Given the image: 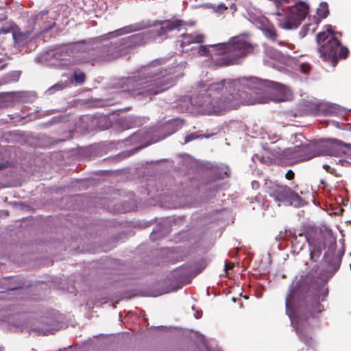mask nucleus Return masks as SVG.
Returning a JSON list of instances; mask_svg holds the SVG:
<instances>
[{"instance_id":"1","label":"nucleus","mask_w":351,"mask_h":351,"mask_svg":"<svg viewBox=\"0 0 351 351\" xmlns=\"http://www.w3.org/2000/svg\"><path fill=\"white\" fill-rule=\"evenodd\" d=\"M266 88H271L281 93L280 100H286L290 90L283 84L257 78H242L221 80L213 83L200 82L198 90L188 100L191 110L198 114L219 116L237 109L241 104H255L267 102V99L259 96Z\"/></svg>"},{"instance_id":"2","label":"nucleus","mask_w":351,"mask_h":351,"mask_svg":"<svg viewBox=\"0 0 351 351\" xmlns=\"http://www.w3.org/2000/svg\"><path fill=\"white\" fill-rule=\"evenodd\" d=\"M327 287H290L286 297V313L300 341L313 347L315 340L310 331L316 315L324 310L320 301L328 296Z\"/></svg>"},{"instance_id":"3","label":"nucleus","mask_w":351,"mask_h":351,"mask_svg":"<svg viewBox=\"0 0 351 351\" xmlns=\"http://www.w3.org/2000/svg\"><path fill=\"white\" fill-rule=\"evenodd\" d=\"M186 25V23L180 19L159 21L152 25L149 21H141L104 34L106 36L100 42V47L119 53L108 59L109 61L124 55L129 47L143 45L174 30L180 31Z\"/></svg>"},{"instance_id":"4","label":"nucleus","mask_w":351,"mask_h":351,"mask_svg":"<svg viewBox=\"0 0 351 351\" xmlns=\"http://www.w3.org/2000/svg\"><path fill=\"white\" fill-rule=\"evenodd\" d=\"M165 64V60H155L123 77L118 84L122 91L127 92L131 97L149 101L152 96L174 85V72L170 68L167 69Z\"/></svg>"},{"instance_id":"5","label":"nucleus","mask_w":351,"mask_h":351,"mask_svg":"<svg viewBox=\"0 0 351 351\" xmlns=\"http://www.w3.org/2000/svg\"><path fill=\"white\" fill-rule=\"evenodd\" d=\"M106 36L90 38L47 51L38 56L35 60L49 66L69 67L81 63L105 62L117 56L118 53L100 47Z\"/></svg>"},{"instance_id":"6","label":"nucleus","mask_w":351,"mask_h":351,"mask_svg":"<svg viewBox=\"0 0 351 351\" xmlns=\"http://www.w3.org/2000/svg\"><path fill=\"white\" fill-rule=\"evenodd\" d=\"M205 38L204 34L198 32L182 34L180 47L183 51H191L194 56L198 55L211 58L217 65L220 66L241 63L254 49V46L243 36L232 37L228 42L209 45H200L196 48L190 47L191 45L203 43Z\"/></svg>"},{"instance_id":"7","label":"nucleus","mask_w":351,"mask_h":351,"mask_svg":"<svg viewBox=\"0 0 351 351\" xmlns=\"http://www.w3.org/2000/svg\"><path fill=\"white\" fill-rule=\"evenodd\" d=\"M293 148L285 151L286 156L295 161H304L319 156H330L339 159L343 154L346 144L337 139H327L319 142H311L302 134L291 136Z\"/></svg>"},{"instance_id":"8","label":"nucleus","mask_w":351,"mask_h":351,"mask_svg":"<svg viewBox=\"0 0 351 351\" xmlns=\"http://www.w3.org/2000/svg\"><path fill=\"white\" fill-rule=\"evenodd\" d=\"M273 1L277 8L278 25L284 29L291 30L298 28L309 12L308 5L304 1H298L293 5L286 6L294 0Z\"/></svg>"},{"instance_id":"9","label":"nucleus","mask_w":351,"mask_h":351,"mask_svg":"<svg viewBox=\"0 0 351 351\" xmlns=\"http://www.w3.org/2000/svg\"><path fill=\"white\" fill-rule=\"evenodd\" d=\"M298 236L303 239L302 244L299 246L300 249H302L305 242L308 243L310 259L313 262H316L319 258L322 249L327 247L324 255V258H327L336 248V239L330 232L320 233L316 239H313L309 235H304L302 233H300Z\"/></svg>"},{"instance_id":"10","label":"nucleus","mask_w":351,"mask_h":351,"mask_svg":"<svg viewBox=\"0 0 351 351\" xmlns=\"http://www.w3.org/2000/svg\"><path fill=\"white\" fill-rule=\"evenodd\" d=\"M180 287H132V289L124 291L120 295L111 298H101L93 302L106 304L108 301L118 303L119 300L133 297H158L169 293L176 292Z\"/></svg>"},{"instance_id":"11","label":"nucleus","mask_w":351,"mask_h":351,"mask_svg":"<svg viewBox=\"0 0 351 351\" xmlns=\"http://www.w3.org/2000/svg\"><path fill=\"white\" fill-rule=\"evenodd\" d=\"M326 31L327 32H323L317 36L319 50L325 58H331L335 65L337 62V53L341 43L335 36L332 27H328Z\"/></svg>"},{"instance_id":"12","label":"nucleus","mask_w":351,"mask_h":351,"mask_svg":"<svg viewBox=\"0 0 351 351\" xmlns=\"http://www.w3.org/2000/svg\"><path fill=\"white\" fill-rule=\"evenodd\" d=\"M332 274L327 270H319L318 267L315 265L311 271H302L295 276L292 285H323L332 278Z\"/></svg>"},{"instance_id":"13","label":"nucleus","mask_w":351,"mask_h":351,"mask_svg":"<svg viewBox=\"0 0 351 351\" xmlns=\"http://www.w3.org/2000/svg\"><path fill=\"white\" fill-rule=\"evenodd\" d=\"M30 331H34L38 335H47L53 333L60 328V321L58 317L55 315L45 316L40 319H36L30 322Z\"/></svg>"},{"instance_id":"14","label":"nucleus","mask_w":351,"mask_h":351,"mask_svg":"<svg viewBox=\"0 0 351 351\" xmlns=\"http://www.w3.org/2000/svg\"><path fill=\"white\" fill-rule=\"evenodd\" d=\"M205 267L204 262L185 265L175 269L173 276L179 282L189 284L191 278L199 274Z\"/></svg>"},{"instance_id":"15","label":"nucleus","mask_w":351,"mask_h":351,"mask_svg":"<svg viewBox=\"0 0 351 351\" xmlns=\"http://www.w3.org/2000/svg\"><path fill=\"white\" fill-rule=\"evenodd\" d=\"M293 147H291V148H293ZM269 149L274 152V153L272 154H269L266 152L264 154H263L262 155L256 154L252 156V160L254 162H256V161H260L263 164L269 165V164L272 163L274 161H275V158L282 156L285 158L289 160L292 162H298V161H295L291 158H289L288 156H286L285 151L289 149H291V147H289V148H287L285 149H281L278 147H273V148L269 147Z\"/></svg>"},{"instance_id":"16","label":"nucleus","mask_w":351,"mask_h":351,"mask_svg":"<svg viewBox=\"0 0 351 351\" xmlns=\"http://www.w3.org/2000/svg\"><path fill=\"white\" fill-rule=\"evenodd\" d=\"M269 184L265 182V189H268L267 193L274 198L277 205H289L288 195L290 194V189L287 186H276L274 189H269Z\"/></svg>"},{"instance_id":"17","label":"nucleus","mask_w":351,"mask_h":351,"mask_svg":"<svg viewBox=\"0 0 351 351\" xmlns=\"http://www.w3.org/2000/svg\"><path fill=\"white\" fill-rule=\"evenodd\" d=\"M48 13L47 10H43L34 16L33 20L35 23V29L38 27V32H45L51 29L55 25V21L52 18L48 16Z\"/></svg>"},{"instance_id":"18","label":"nucleus","mask_w":351,"mask_h":351,"mask_svg":"<svg viewBox=\"0 0 351 351\" xmlns=\"http://www.w3.org/2000/svg\"><path fill=\"white\" fill-rule=\"evenodd\" d=\"M158 141V139H153L150 132L142 130L130 136L129 138L126 140V142L131 144L141 143V145L138 147V149H140L147 146L152 142H156Z\"/></svg>"},{"instance_id":"19","label":"nucleus","mask_w":351,"mask_h":351,"mask_svg":"<svg viewBox=\"0 0 351 351\" xmlns=\"http://www.w3.org/2000/svg\"><path fill=\"white\" fill-rule=\"evenodd\" d=\"M278 45L282 49L281 50L271 49L268 51L269 56L271 58L278 61H282L284 56L291 57V54L290 53L289 51L294 49L295 47L293 45L287 43L286 42L282 40L278 41Z\"/></svg>"},{"instance_id":"20","label":"nucleus","mask_w":351,"mask_h":351,"mask_svg":"<svg viewBox=\"0 0 351 351\" xmlns=\"http://www.w3.org/2000/svg\"><path fill=\"white\" fill-rule=\"evenodd\" d=\"M317 110L324 115L341 116L345 113V108L332 103L323 102L317 105Z\"/></svg>"},{"instance_id":"21","label":"nucleus","mask_w":351,"mask_h":351,"mask_svg":"<svg viewBox=\"0 0 351 351\" xmlns=\"http://www.w3.org/2000/svg\"><path fill=\"white\" fill-rule=\"evenodd\" d=\"M258 23L260 24L258 27L262 30L264 36L274 43L277 41L278 35L274 25L269 23L265 18L260 19Z\"/></svg>"},{"instance_id":"22","label":"nucleus","mask_w":351,"mask_h":351,"mask_svg":"<svg viewBox=\"0 0 351 351\" xmlns=\"http://www.w3.org/2000/svg\"><path fill=\"white\" fill-rule=\"evenodd\" d=\"M32 33L29 31L25 32H16L13 33V38L14 44L18 46L25 45L32 39Z\"/></svg>"},{"instance_id":"23","label":"nucleus","mask_w":351,"mask_h":351,"mask_svg":"<svg viewBox=\"0 0 351 351\" xmlns=\"http://www.w3.org/2000/svg\"><path fill=\"white\" fill-rule=\"evenodd\" d=\"M337 162L342 166L351 165V145L346 144L343 154Z\"/></svg>"},{"instance_id":"24","label":"nucleus","mask_w":351,"mask_h":351,"mask_svg":"<svg viewBox=\"0 0 351 351\" xmlns=\"http://www.w3.org/2000/svg\"><path fill=\"white\" fill-rule=\"evenodd\" d=\"M28 287H12L8 289L5 291L2 292L0 295L1 300H12L14 299V295L18 294L22 291L23 289Z\"/></svg>"},{"instance_id":"25","label":"nucleus","mask_w":351,"mask_h":351,"mask_svg":"<svg viewBox=\"0 0 351 351\" xmlns=\"http://www.w3.org/2000/svg\"><path fill=\"white\" fill-rule=\"evenodd\" d=\"M213 173L217 178L223 179L229 175V167L226 165H221L219 167H214L212 169Z\"/></svg>"},{"instance_id":"26","label":"nucleus","mask_w":351,"mask_h":351,"mask_svg":"<svg viewBox=\"0 0 351 351\" xmlns=\"http://www.w3.org/2000/svg\"><path fill=\"white\" fill-rule=\"evenodd\" d=\"M319 21H320L319 19L314 18L313 23H308V24L304 25L299 32L300 36L301 38H304L308 33V31L306 30V28H309L311 26H313V27L311 28L310 30H311V33L313 34L315 31L317 25L319 24Z\"/></svg>"},{"instance_id":"27","label":"nucleus","mask_w":351,"mask_h":351,"mask_svg":"<svg viewBox=\"0 0 351 351\" xmlns=\"http://www.w3.org/2000/svg\"><path fill=\"white\" fill-rule=\"evenodd\" d=\"M68 86V82H59L52 86L49 87L45 92L47 95H52L56 92L60 91L65 88Z\"/></svg>"},{"instance_id":"28","label":"nucleus","mask_w":351,"mask_h":351,"mask_svg":"<svg viewBox=\"0 0 351 351\" xmlns=\"http://www.w3.org/2000/svg\"><path fill=\"white\" fill-rule=\"evenodd\" d=\"M21 72L13 71L8 73L3 79V83H10L17 82L20 77Z\"/></svg>"},{"instance_id":"29","label":"nucleus","mask_w":351,"mask_h":351,"mask_svg":"<svg viewBox=\"0 0 351 351\" xmlns=\"http://www.w3.org/2000/svg\"><path fill=\"white\" fill-rule=\"evenodd\" d=\"M328 4L326 2H321L317 9V14L321 19H324L328 14Z\"/></svg>"},{"instance_id":"30","label":"nucleus","mask_w":351,"mask_h":351,"mask_svg":"<svg viewBox=\"0 0 351 351\" xmlns=\"http://www.w3.org/2000/svg\"><path fill=\"white\" fill-rule=\"evenodd\" d=\"M84 80L85 74L80 70H75L71 77V80L79 84H82Z\"/></svg>"},{"instance_id":"31","label":"nucleus","mask_w":351,"mask_h":351,"mask_svg":"<svg viewBox=\"0 0 351 351\" xmlns=\"http://www.w3.org/2000/svg\"><path fill=\"white\" fill-rule=\"evenodd\" d=\"M289 205L295 204V205L300 204L302 201L301 197L298 194L295 193L290 189V194L288 195Z\"/></svg>"},{"instance_id":"32","label":"nucleus","mask_w":351,"mask_h":351,"mask_svg":"<svg viewBox=\"0 0 351 351\" xmlns=\"http://www.w3.org/2000/svg\"><path fill=\"white\" fill-rule=\"evenodd\" d=\"M183 125V121L180 119H175L173 121L169 124L168 127L173 129L171 134L174 133L178 130Z\"/></svg>"},{"instance_id":"33","label":"nucleus","mask_w":351,"mask_h":351,"mask_svg":"<svg viewBox=\"0 0 351 351\" xmlns=\"http://www.w3.org/2000/svg\"><path fill=\"white\" fill-rule=\"evenodd\" d=\"M165 60V66L168 69L169 68L171 69V71L174 72V73L173 74V77H174V80L176 79V73L178 72L180 69L182 68L184 66V65H182V64H180V65H176V66H173L172 67H169L168 65H167V62H171V61H173V60L171 59H164ZM172 64H174V62H172ZM176 81L174 80V82Z\"/></svg>"},{"instance_id":"34","label":"nucleus","mask_w":351,"mask_h":351,"mask_svg":"<svg viewBox=\"0 0 351 351\" xmlns=\"http://www.w3.org/2000/svg\"><path fill=\"white\" fill-rule=\"evenodd\" d=\"M348 53V49L343 47H339L338 53H337V58H346Z\"/></svg>"},{"instance_id":"35","label":"nucleus","mask_w":351,"mask_h":351,"mask_svg":"<svg viewBox=\"0 0 351 351\" xmlns=\"http://www.w3.org/2000/svg\"><path fill=\"white\" fill-rule=\"evenodd\" d=\"M267 136L268 140L271 141L270 144H274V143L278 142L280 139L279 136L276 134L267 133Z\"/></svg>"},{"instance_id":"36","label":"nucleus","mask_w":351,"mask_h":351,"mask_svg":"<svg viewBox=\"0 0 351 351\" xmlns=\"http://www.w3.org/2000/svg\"><path fill=\"white\" fill-rule=\"evenodd\" d=\"M217 287H207L206 289V292L207 295H210V291L213 293L214 295L216 296L219 294V291H217Z\"/></svg>"},{"instance_id":"37","label":"nucleus","mask_w":351,"mask_h":351,"mask_svg":"<svg viewBox=\"0 0 351 351\" xmlns=\"http://www.w3.org/2000/svg\"><path fill=\"white\" fill-rule=\"evenodd\" d=\"M300 69L302 73L307 74L311 69V66L307 63H302L300 66Z\"/></svg>"},{"instance_id":"38","label":"nucleus","mask_w":351,"mask_h":351,"mask_svg":"<svg viewBox=\"0 0 351 351\" xmlns=\"http://www.w3.org/2000/svg\"><path fill=\"white\" fill-rule=\"evenodd\" d=\"M264 287H254V289L253 290L254 295L257 298H260L262 297V291Z\"/></svg>"},{"instance_id":"39","label":"nucleus","mask_w":351,"mask_h":351,"mask_svg":"<svg viewBox=\"0 0 351 351\" xmlns=\"http://www.w3.org/2000/svg\"><path fill=\"white\" fill-rule=\"evenodd\" d=\"M198 138V136L196 134V133H191L190 134H188L184 138V143H187L193 140H195Z\"/></svg>"},{"instance_id":"40","label":"nucleus","mask_w":351,"mask_h":351,"mask_svg":"<svg viewBox=\"0 0 351 351\" xmlns=\"http://www.w3.org/2000/svg\"><path fill=\"white\" fill-rule=\"evenodd\" d=\"M62 288V290L64 291V289H67V291L71 293H73L75 295V287H61Z\"/></svg>"},{"instance_id":"41","label":"nucleus","mask_w":351,"mask_h":351,"mask_svg":"<svg viewBox=\"0 0 351 351\" xmlns=\"http://www.w3.org/2000/svg\"><path fill=\"white\" fill-rule=\"evenodd\" d=\"M226 9H227V7L225 5V4L221 3L217 5V8L215 10V11L221 12L226 10Z\"/></svg>"},{"instance_id":"42","label":"nucleus","mask_w":351,"mask_h":351,"mask_svg":"<svg viewBox=\"0 0 351 351\" xmlns=\"http://www.w3.org/2000/svg\"><path fill=\"white\" fill-rule=\"evenodd\" d=\"M285 177H286V178H287V179H288V180H291V179H293V177H294V173H293V171H292L291 170H289V171L287 172V173H286V175H285Z\"/></svg>"},{"instance_id":"43","label":"nucleus","mask_w":351,"mask_h":351,"mask_svg":"<svg viewBox=\"0 0 351 351\" xmlns=\"http://www.w3.org/2000/svg\"><path fill=\"white\" fill-rule=\"evenodd\" d=\"M10 283L12 284L13 285H17V286L26 285L25 282H23L22 280H14L13 282H10Z\"/></svg>"},{"instance_id":"44","label":"nucleus","mask_w":351,"mask_h":351,"mask_svg":"<svg viewBox=\"0 0 351 351\" xmlns=\"http://www.w3.org/2000/svg\"><path fill=\"white\" fill-rule=\"evenodd\" d=\"M233 267H234V264L233 263H226L224 265V270L225 271H228L229 269H232Z\"/></svg>"},{"instance_id":"45","label":"nucleus","mask_w":351,"mask_h":351,"mask_svg":"<svg viewBox=\"0 0 351 351\" xmlns=\"http://www.w3.org/2000/svg\"><path fill=\"white\" fill-rule=\"evenodd\" d=\"M323 168L327 171L330 173H333L334 169L331 168L328 165H324Z\"/></svg>"},{"instance_id":"46","label":"nucleus","mask_w":351,"mask_h":351,"mask_svg":"<svg viewBox=\"0 0 351 351\" xmlns=\"http://www.w3.org/2000/svg\"><path fill=\"white\" fill-rule=\"evenodd\" d=\"M5 49L4 47V45L3 43L0 44V56L3 55L4 53ZM3 58H0V62H2Z\"/></svg>"},{"instance_id":"47","label":"nucleus","mask_w":351,"mask_h":351,"mask_svg":"<svg viewBox=\"0 0 351 351\" xmlns=\"http://www.w3.org/2000/svg\"><path fill=\"white\" fill-rule=\"evenodd\" d=\"M61 279H59L58 278H56L54 279H53V280L51 282V283H53V284H62V282L61 281H59Z\"/></svg>"},{"instance_id":"48","label":"nucleus","mask_w":351,"mask_h":351,"mask_svg":"<svg viewBox=\"0 0 351 351\" xmlns=\"http://www.w3.org/2000/svg\"><path fill=\"white\" fill-rule=\"evenodd\" d=\"M202 311H197L194 315V316L196 319H199V318L202 317Z\"/></svg>"},{"instance_id":"49","label":"nucleus","mask_w":351,"mask_h":351,"mask_svg":"<svg viewBox=\"0 0 351 351\" xmlns=\"http://www.w3.org/2000/svg\"><path fill=\"white\" fill-rule=\"evenodd\" d=\"M10 29L8 28H1L0 29V33H2V34H6L8 32H9Z\"/></svg>"},{"instance_id":"50","label":"nucleus","mask_w":351,"mask_h":351,"mask_svg":"<svg viewBox=\"0 0 351 351\" xmlns=\"http://www.w3.org/2000/svg\"><path fill=\"white\" fill-rule=\"evenodd\" d=\"M252 186L253 189H256L258 187V183L256 181H252Z\"/></svg>"},{"instance_id":"51","label":"nucleus","mask_w":351,"mask_h":351,"mask_svg":"<svg viewBox=\"0 0 351 351\" xmlns=\"http://www.w3.org/2000/svg\"><path fill=\"white\" fill-rule=\"evenodd\" d=\"M7 167L6 163L5 162H0V170L3 169Z\"/></svg>"},{"instance_id":"52","label":"nucleus","mask_w":351,"mask_h":351,"mask_svg":"<svg viewBox=\"0 0 351 351\" xmlns=\"http://www.w3.org/2000/svg\"><path fill=\"white\" fill-rule=\"evenodd\" d=\"M292 243H298V245L301 243L300 241H298V238L297 237H295V239H293V241H292Z\"/></svg>"},{"instance_id":"53","label":"nucleus","mask_w":351,"mask_h":351,"mask_svg":"<svg viewBox=\"0 0 351 351\" xmlns=\"http://www.w3.org/2000/svg\"><path fill=\"white\" fill-rule=\"evenodd\" d=\"M211 187H213L214 189H216V188L217 187V184H212V186H210V189Z\"/></svg>"},{"instance_id":"54","label":"nucleus","mask_w":351,"mask_h":351,"mask_svg":"<svg viewBox=\"0 0 351 351\" xmlns=\"http://www.w3.org/2000/svg\"><path fill=\"white\" fill-rule=\"evenodd\" d=\"M5 66H6V63H5V64H3L1 65V66H0V69H3Z\"/></svg>"},{"instance_id":"55","label":"nucleus","mask_w":351,"mask_h":351,"mask_svg":"<svg viewBox=\"0 0 351 351\" xmlns=\"http://www.w3.org/2000/svg\"><path fill=\"white\" fill-rule=\"evenodd\" d=\"M11 94H12V93H2V95H11Z\"/></svg>"},{"instance_id":"56","label":"nucleus","mask_w":351,"mask_h":351,"mask_svg":"<svg viewBox=\"0 0 351 351\" xmlns=\"http://www.w3.org/2000/svg\"><path fill=\"white\" fill-rule=\"evenodd\" d=\"M199 45H190V47H197Z\"/></svg>"},{"instance_id":"57","label":"nucleus","mask_w":351,"mask_h":351,"mask_svg":"<svg viewBox=\"0 0 351 351\" xmlns=\"http://www.w3.org/2000/svg\"><path fill=\"white\" fill-rule=\"evenodd\" d=\"M336 261L337 262L338 265H339L341 260H340V258H336Z\"/></svg>"},{"instance_id":"58","label":"nucleus","mask_w":351,"mask_h":351,"mask_svg":"<svg viewBox=\"0 0 351 351\" xmlns=\"http://www.w3.org/2000/svg\"><path fill=\"white\" fill-rule=\"evenodd\" d=\"M313 26L310 27L309 28H306V30L308 31V32H311V28Z\"/></svg>"},{"instance_id":"59","label":"nucleus","mask_w":351,"mask_h":351,"mask_svg":"<svg viewBox=\"0 0 351 351\" xmlns=\"http://www.w3.org/2000/svg\"><path fill=\"white\" fill-rule=\"evenodd\" d=\"M232 300L233 302H235V301H236V298H235L234 297H233V298H232Z\"/></svg>"},{"instance_id":"60","label":"nucleus","mask_w":351,"mask_h":351,"mask_svg":"<svg viewBox=\"0 0 351 351\" xmlns=\"http://www.w3.org/2000/svg\"><path fill=\"white\" fill-rule=\"evenodd\" d=\"M151 237H152V238H154V232H152V234H151Z\"/></svg>"},{"instance_id":"61","label":"nucleus","mask_w":351,"mask_h":351,"mask_svg":"<svg viewBox=\"0 0 351 351\" xmlns=\"http://www.w3.org/2000/svg\"><path fill=\"white\" fill-rule=\"evenodd\" d=\"M189 25H194V23H190Z\"/></svg>"},{"instance_id":"62","label":"nucleus","mask_w":351,"mask_h":351,"mask_svg":"<svg viewBox=\"0 0 351 351\" xmlns=\"http://www.w3.org/2000/svg\"><path fill=\"white\" fill-rule=\"evenodd\" d=\"M350 269H351V264L350 265Z\"/></svg>"}]
</instances>
